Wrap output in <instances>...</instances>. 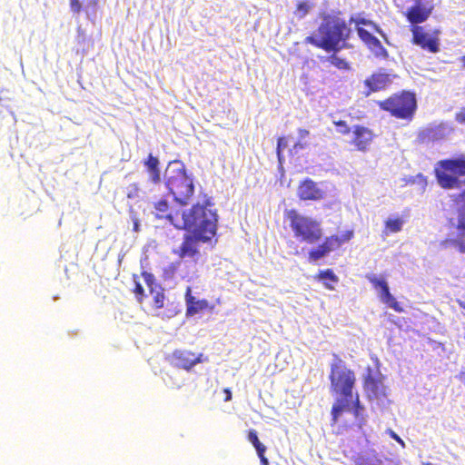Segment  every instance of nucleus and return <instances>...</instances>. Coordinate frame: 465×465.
Instances as JSON below:
<instances>
[{
  "instance_id": "bb28decb",
  "label": "nucleus",
  "mask_w": 465,
  "mask_h": 465,
  "mask_svg": "<svg viewBox=\"0 0 465 465\" xmlns=\"http://www.w3.org/2000/svg\"><path fill=\"white\" fill-rule=\"evenodd\" d=\"M404 221L401 217L390 218L385 222L384 232L388 233H396L402 229V225Z\"/></svg>"
},
{
  "instance_id": "c9c22d12",
  "label": "nucleus",
  "mask_w": 465,
  "mask_h": 465,
  "mask_svg": "<svg viewBox=\"0 0 465 465\" xmlns=\"http://www.w3.org/2000/svg\"><path fill=\"white\" fill-rule=\"evenodd\" d=\"M333 124L338 127V133L342 135H347L351 133V128L343 120L334 121Z\"/></svg>"
},
{
  "instance_id": "f8f14e48",
  "label": "nucleus",
  "mask_w": 465,
  "mask_h": 465,
  "mask_svg": "<svg viewBox=\"0 0 465 465\" xmlns=\"http://www.w3.org/2000/svg\"><path fill=\"white\" fill-rule=\"evenodd\" d=\"M367 278L374 289L380 290V298L382 302L388 304L397 312H402L404 311L403 307L390 292L388 283L384 279H379L374 275L367 276Z\"/></svg>"
},
{
  "instance_id": "e433bc0d",
  "label": "nucleus",
  "mask_w": 465,
  "mask_h": 465,
  "mask_svg": "<svg viewBox=\"0 0 465 465\" xmlns=\"http://www.w3.org/2000/svg\"><path fill=\"white\" fill-rule=\"evenodd\" d=\"M457 229L460 231V234L461 236H465V213L464 212L460 213Z\"/></svg>"
},
{
  "instance_id": "1a4fd4ad",
  "label": "nucleus",
  "mask_w": 465,
  "mask_h": 465,
  "mask_svg": "<svg viewBox=\"0 0 465 465\" xmlns=\"http://www.w3.org/2000/svg\"><path fill=\"white\" fill-rule=\"evenodd\" d=\"M395 77V74L383 72H375L371 74L363 81V84L367 88L364 92V96L368 97L373 93L387 89L391 84L392 80Z\"/></svg>"
},
{
  "instance_id": "9d476101",
  "label": "nucleus",
  "mask_w": 465,
  "mask_h": 465,
  "mask_svg": "<svg viewBox=\"0 0 465 465\" xmlns=\"http://www.w3.org/2000/svg\"><path fill=\"white\" fill-rule=\"evenodd\" d=\"M199 242H202V239L197 237L196 233L190 232L185 234L179 248L173 250V253L180 259L190 258L196 262L200 255L198 248Z\"/></svg>"
},
{
  "instance_id": "6e6552de",
  "label": "nucleus",
  "mask_w": 465,
  "mask_h": 465,
  "mask_svg": "<svg viewBox=\"0 0 465 465\" xmlns=\"http://www.w3.org/2000/svg\"><path fill=\"white\" fill-rule=\"evenodd\" d=\"M320 36H309L307 40L315 46L327 52L338 51L344 46L343 31H320Z\"/></svg>"
},
{
  "instance_id": "6ab92c4d",
  "label": "nucleus",
  "mask_w": 465,
  "mask_h": 465,
  "mask_svg": "<svg viewBox=\"0 0 465 465\" xmlns=\"http://www.w3.org/2000/svg\"><path fill=\"white\" fill-rule=\"evenodd\" d=\"M185 303H186V316H193L199 312H204V311H212L213 310L214 306L211 305L210 302L206 299H196L192 294V289L191 287H187L185 291Z\"/></svg>"
},
{
  "instance_id": "ea45409f",
  "label": "nucleus",
  "mask_w": 465,
  "mask_h": 465,
  "mask_svg": "<svg viewBox=\"0 0 465 465\" xmlns=\"http://www.w3.org/2000/svg\"><path fill=\"white\" fill-rule=\"evenodd\" d=\"M298 134H299L300 140H303L309 136L310 132L306 129H299Z\"/></svg>"
},
{
  "instance_id": "2f4dec72",
  "label": "nucleus",
  "mask_w": 465,
  "mask_h": 465,
  "mask_svg": "<svg viewBox=\"0 0 465 465\" xmlns=\"http://www.w3.org/2000/svg\"><path fill=\"white\" fill-rule=\"evenodd\" d=\"M287 146V139L285 137H279L277 140L276 154L280 164L282 163L284 157L282 150Z\"/></svg>"
},
{
  "instance_id": "9b49d317",
  "label": "nucleus",
  "mask_w": 465,
  "mask_h": 465,
  "mask_svg": "<svg viewBox=\"0 0 465 465\" xmlns=\"http://www.w3.org/2000/svg\"><path fill=\"white\" fill-rule=\"evenodd\" d=\"M297 196L301 201H321L325 197V193L316 182L311 178H305L300 182L297 187Z\"/></svg>"
},
{
  "instance_id": "473e14b6",
  "label": "nucleus",
  "mask_w": 465,
  "mask_h": 465,
  "mask_svg": "<svg viewBox=\"0 0 465 465\" xmlns=\"http://www.w3.org/2000/svg\"><path fill=\"white\" fill-rule=\"evenodd\" d=\"M134 288L133 292L136 297V300L139 302H142L143 301V298L145 297L144 290H143L142 284L137 280L136 275H134Z\"/></svg>"
},
{
  "instance_id": "37998d69",
  "label": "nucleus",
  "mask_w": 465,
  "mask_h": 465,
  "mask_svg": "<svg viewBox=\"0 0 465 465\" xmlns=\"http://www.w3.org/2000/svg\"><path fill=\"white\" fill-rule=\"evenodd\" d=\"M133 231L134 232H139L140 230V223H139V221L136 217H134L133 218Z\"/></svg>"
},
{
  "instance_id": "b1692460",
  "label": "nucleus",
  "mask_w": 465,
  "mask_h": 465,
  "mask_svg": "<svg viewBox=\"0 0 465 465\" xmlns=\"http://www.w3.org/2000/svg\"><path fill=\"white\" fill-rule=\"evenodd\" d=\"M153 207L155 210V216L158 219H165L175 227H178V225L175 223V220L173 214L168 213L169 203L166 200L162 199L157 201L154 203Z\"/></svg>"
},
{
  "instance_id": "4468645a",
  "label": "nucleus",
  "mask_w": 465,
  "mask_h": 465,
  "mask_svg": "<svg viewBox=\"0 0 465 465\" xmlns=\"http://www.w3.org/2000/svg\"><path fill=\"white\" fill-rule=\"evenodd\" d=\"M142 277L147 285L151 295L153 296V306L155 309H162L164 306L165 294L164 290L160 283L157 282L153 273L142 272Z\"/></svg>"
},
{
  "instance_id": "a878e982",
  "label": "nucleus",
  "mask_w": 465,
  "mask_h": 465,
  "mask_svg": "<svg viewBox=\"0 0 465 465\" xmlns=\"http://www.w3.org/2000/svg\"><path fill=\"white\" fill-rule=\"evenodd\" d=\"M320 29H346V24L337 15H326L323 16V23Z\"/></svg>"
},
{
  "instance_id": "4be33fe9",
  "label": "nucleus",
  "mask_w": 465,
  "mask_h": 465,
  "mask_svg": "<svg viewBox=\"0 0 465 465\" xmlns=\"http://www.w3.org/2000/svg\"><path fill=\"white\" fill-rule=\"evenodd\" d=\"M143 166L147 173L149 174V180L153 183L156 184L161 182V171H160V161L159 159L149 153L147 158L143 161Z\"/></svg>"
},
{
  "instance_id": "7c9ffc66",
  "label": "nucleus",
  "mask_w": 465,
  "mask_h": 465,
  "mask_svg": "<svg viewBox=\"0 0 465 465\" xmlns=\"http://www.w3.org/2000/svg\"><path fill=\"white\" fill-rule=\"evenodd\" d=\"M449 244L456 245L460 252L465 253L464 240L446 239L440 242V245L443 247H448Z\"/></svg>"
},
{
  "instance_id": "393cba45",
  "label": "nucleus",
  "mask_w": 465,
  "mask_h": 465,
  "mask_svg": "<svg viewBox=\"0 0 465 465\" xmlns=\"http://www.w3.org/2000/svg\"><path fill=\"white\" fill-rule=\"evenodd\" d=\"M314 278L318 281H322L324 287L330 291H333L335 289L333 284L339 282L338 276L331 269L320 271Z\"/></svg>"
},
{
  "instance_id": "09e8293b",
  "label": "nucleus",
  "mask_w": 465,
  "mask_h": 465,
  "mask_svg": "<svg viewBox=\"0 0 465 465\" xmlns=\"http://www.w3.org/2000/svg\"><path fill=\"white\" fill-rule=\"evenodd\" d=\"M460 306L463 309H465V302H460Z\"/></svg>"
},
{
  "instance_id": "49530a36",
  "label": "nucleus",
  "mask_w": 465,
  "mask_h": 465,
  "mask_svg": "<svg viewBox=\"0 0 465 465\" xmlns=\"http://www.w3.org/2000/svg\"><path fill=\"white\" fill-rule=\"evenodd\" d=\"M178 265H179V263H173L170 265V269L173 272Z\"/></svg>"
},
{
  "instance_id": "39448f33",
  "label": "nucleus",
  "mask_w": 465,
  "mask_h": 465,
  "mask_svg": "<svg viewBox=\"0 0 465 465\" xmlns=\"http://www.w3.org/2000/svg\"><path fill=\"white\" fill-rule=\"evenodd\" d=\"M434 174L442 189L460 188L461 183L459 177L465 176V155L438 161Z\"/></svg>"
},
{
  "instance_id": "5701e85b",
  "label": "nucleus",
  "mask_w": 465,
  "mask_h": 465,
  "mask_svg": "<svg viewBox=\"0 0 465 465\" xmlns=\"http://www.w3.org/2000/svg\"><path fill=\"white\" fill-rule=\"evenodd\" d=\"M351 460L355 465H382V462L378 459L375 450L357 453L351 457Z\"/></svg>"
},
{
  "instance_id": "58836bf2",
  "label": "nucleus",
  "mask_w": 465,
  "mask_h": 465,
  "mask_svg": "<svg viewBox=\"0 0 465 465\" xmlns=\"http://www.w3.org/2000/svg\"><path fill=\"white\" fill-rule=\"evenodd\" d=\"M387 433L391 436V438H392L393 440H395L397 442H399L401 446H404V441L401 439V437L396 434L392 430L389 429L387 430Z\"/></svg>"
},
{
  "instance_id": "c756f323",
  "label": "nucleus",
  "mask_w": 465,
  "mask_h": 465,
  "mask_svg": "<svg viewBox=\"0 0 465 465\" xmlns=\"http://www.w3.org/2000/svg\"><path fill=\"white\" fill-rule=\"evenodd\" d=\"M328 61L340 70H348L350 68L349 64L346 60L332 54L328 58Z\"/></svg>"
},
{
  "instance_id": "4c0bfd02",
  "label": "nucleus",
  "mask_w": 465,
  "mask_h": 465,
  "mask_svg": "<svg viewBox=\"0 0 465 465\" xmlns=\"http://www.w3.org/2000/svg\"><path fill=\"white\" fill-rule=\"evenodd\" d=\"M308 145H309L308 143L302 142V140H299L298 142H296L293 144L292 148L291 149V152L292 153L293 152L294 153H297L299 151L307 148Z\"/></svg>"
},
{
  "instance_id": "aec40b11",
  "label": "nucleus",
  "mask_w": 465,
  "mask_h": 465,
  "mask_svg": "<svg viewBox=\"0 0 465 465\" xmlns=\"http://www.w3.org/2000/svg\"><path fill=\"white\" fill-rule=\"evenodd\" d=\"M360 38L367 45V47L373 53L376 57L387 58L388 52L381 45L380 40L372 35L370 31H357Z\"/></svg>"
},
{
  "instance_id": "79ce46f5",
  "label": "nucleus",
  "mask_w": 465,
  "mask_h": 465,
  "mask_svg": "<svg viewBox=\"0 0 465 465\" xmlns=\"http://www.w3.org/2000/svg\"><path fill=\"white\" fill-rule=\"evenodd\" d=\"M264 453L265 452H257V454L260 458L261 463L263 465H268L269 461H268V459L265 457Z\"/></svg>"
},
{
  "instance_id": "a19ab883",
  "label": "nucleus",
  "mask_w": 465,
  "mask_h": 465,
  "mask_svg": "<svg viewBox=\"0 0 465 465\" xmlns=\"http://www.w3.org/2000/svg\"><path fill=\"white\" fill-rule=\"evenodd\" d=\"M414 5H427V6H432V1L433 0H414Z\"/></svg>"
},
{
  "instance_id": "de8ad7c7",
  "label": "nucleus",
  "mask_w": 465,
  "mask_h": 465,
  "mask_svg": "<svg viewBox=\"0 0 465 465\" xmlns=\"http://www.w3.org/2000/svg\"><path fill=\"white\" fill-rule=\"evenodd\" d=\"M462 64L465 67V55L461 57Z\"/></svg>"
},
{
  "instance_id": "a211bd4d",
  "label": "nucleus",
  "mask_w": 465,
  "mask_h": 465,
  "mask_svg": "<svg viewBox=\"0 0 465 465\" xmlns=\"http://www.w3.org/2000/svg\"><path fill=\"white\" fill-rule=\"evenodd\" d=\"M373 138L374 134L368 127L360 124L353 126V137L351 143L356 147L357 150L366 152L369 149Z\"/></svg>"
},
{
  "instance_id": "412c9836",
  "label": "nucleus",
  "mask_w": 465,
  "mask_h": 465,
  "mask_svg": "<svg viewBox=\"0 0 465 465\" xmlns=\"http://www.w3.org/2000/svg\"><path fill=\"white\" fill-rule=\"evenodd\" d=\"M431 10L432 6L413 5L407 11V18L411 24H420L428 19Z\"/></svg>"
},
{
  "instance_id": "f257e3e1",
  "label": "nucleus",
  "mask_w": 465,
  "mask_h": 465,
  "mask_svg": "<svg viewBox=\"0 0 465 465\" xmlns=\"http://www.w3.org/2000/svg\"><path fill=\"white\" fill-rule=\"evenodd\" d=\"M330 391L336 396L331 409V425H336L343 412L351 411L357 425L361 429L366 424L365 407L360 395L354 392L356 376L345 362L335 355L329 375Z\"/></svg>"
},
{
  "instance_id": "c85d7f7f",
  "label": "nucleus",
  "mask_w": 465,
  "mask_h": 465,
  "mask_svg": "<svg viewBox=\"0 0 465 465\" xmlns=\"http://www.w3.org/2000/svg\"><path fill=\"white\" fill-rule=\"evenodd\" d=\"M248 440L253 445L257 452L266 451V447L259 440L257 432L254 430L248 431Z\"/></svg>"
},
{
  "instance_id": "ddd939ff",
  "label": "nucleus",
  "mask_w": 465,
  "mask_h": 465,
  "mask_svg": "<svg viewBox=\"0 0 465 465\" xmlns=\"http://www.w3.org/2000/svg\"><path fill=\"white\" fill-rule=\"evenodd\" d=\"M172 362L178 368L190 371L197 363L203 362V354H195L188 350H175L171 355ZM206 359H204L205 361Z\"/></svg>"
},
{
  "instance_id": "f3484780",
  "label": "nucleus",
  "mask_w": 465,
  "mask_h": 465,
  "mask_svg": "<svg viewBox=\"0 0 465 465\" xmlns=\"http://www.w3.org/2000/svg\"><path fill=\"white\" fill-rule=\"evenodd\" d=\"M363 388L370 397L380 399L386 396V386L381 375H373L371 371L365 376Z\"/></svg>"
},
{
  "instance_id": "3c124183",
  "label": "nucleus",
  "mask_w": 465,
  "mask_h": 465,
  "mask_svg": "<svg viewBox=\"0 0 465 465\" xmlns=\"http://www.w3.org/2000/svg\"><path fill=\"white\" fill-rule=\"evenodd\" d=\"M426 465H433V464H431V463L428 462V463H426Z\"/></svg>"
},
{
  "instance_id": "a18cd8bd",
  "label": "nucleus",
  "mask_w": 465,
  "mask_h": 465,
  "mask_svg": "<svg viewBox=\"0 0 465 465\" xmlns=\"http://www.w3.org/2000/svg\"><path fill=\"white\" fill-rule=\"evenodd\" d=\"M457 120L460 123H465V113L458 114Z\"/></svg>"
},
{
  "instance_id": "72a5a7b5",
  "label": "nucleus",
  "mask_w": 465,
  "mask_h": 465,
  "mask_svg": "<svg viewBox=\"0 0 465 465\" xmlns=\"http://www.w3.org/2000/svg\"><path fill=\"white\" fill-rule=\"evenodd\" d=\"M139 193H140V187L137 183H130L126 187V197L128 199L137 198L139 196Z\"/></svg>"
},
{
  "instance_id": "8fccbe9b",
  "label": "nucleus",
  "mask_w": 465,
  "mask_h": 465,
  "mask_svg": "<svg viewBox=\"0 0 465 465\" xmlns=\"http://www.w3.org/2000/svg\"><path fill=\"white\" fill-rule=\"evenodd\" d=\"M413 29L420 30V29H422V27L416 25V26H414V28H413Z\"/></svg>"
},
{
  "instance_id": "dca6fc26",
  "label": "nucleus",
  "mask_w": 465,
  "mask_h": 465,
  "mask_svg": "<svg viewBox=\"0 0 465 465\" xmlns=\"http://www.w3.org/2000/svg\"><path fill=\"white\" fill-rule=\"evenodd\" d=\"M438 32L439 31H434V34H429L426 31H412V41L423 50L430 53H437L440 50L439 38L437 36Z\"/></svg>"
},
{
  "instance_id": "0eeeda50",
  "label": "nucleus",
  "mask_w": 465,
  "mask_h": 465,
  "mask_svg": "<svg viewBox=\"0 0 465 465\" xmlns=\"http://www.w3.org/2000/svg\"><path fill=\"white\" fill-rule=\"evenodd\" d=\"M353 236L354 232L348 230L341 235L333 234L326 237L322 243L309 251L308 261L310 262H316L327 256L331 252L339 249L343 243L351 241Z\"/></svg>"
},
{
  "instance_id": "423d86ee",
  "label": "nucleus",
  "mask_w": 465,
  "mask_h": 465,
  "mask_svg": "<svg viewBox=\"0 0 465 465\" xmlns=\"http://www.w3.org/2000/svg\"><path fill=\"white\" fill-rule=\"evenodd\" d=\"M166 186L174 201L181 205H187L194 193L193 178L187 174L183 166L170 168Z\"/></svg>"
},
{
  "instance_id": "2eb2a0df",
  "label": "nucleus",
  "mask_w": 465,
  "mask_h": 465,
  "mask_svg": "<svg viewBox=\"0 0 465 465\" xmlns=\"http://www.w3.org/2000/svg\"><path fill=\"white\" fill-rule=\"evenodd\" d=\"M70 10L79 15L84 12L88 19L94 21L99 9V0H69Z\"/></svg>"
},
{
  "instance_id": "20e7f679",
  "label": "nucleus",
  "mask_w": 465,
  "mask_h": 465,
  "mask_svg": "<svg viewBox=\"0 0 465 465\" xmlns=\"http://www.w3.org/2000/svg\"><path fill=\"white\" fill-rule=\"evenodd\" d=\"M284 218L289 222L293 236L298 241L312 244L322 238V228L316 219L303 215L296 209L285 210Z\"/></svg>"
},
{
  "instance_id": "c03bdc74",
  "label": "nucleus",
  "mask_w": 465,
  "mask_h": 465,
  "mask_svg": "<svg viewBox=\"0 0 465 465\" xmlns=\"http://www.w3.org/2000/svg\"><path fill=\"white\" fill-rule=\"evenodd\" d=\"M223 393L225 394L224 401H230L232 400V392L229 388H225L223 390Z\"/></svg>"
},
{
  "instance_id": "f704fd0d",
  "label": "nucleus",
  "mask_w": 465,
  "mask_h": 465,
  "mask_svg": "<svg viewBox=\"0 0 465 465\" xmlns=\"http://www.w3.org/2000/svg\"><path fill=\"white\" fill-rule=\"evenodd\" d=\"M351 21L355 24L357 29H361L360 25H365L369 26L374 29H379L371 21L362 18V17H357V18H351Z\"/></svg>"
},
{
  "instance_id": "7ed1b4c3",
  "label": "nucleus",
  "mask_w": 465,
  "mask_h": 465,
  "mask_svg": "<svg viewBox=\"0 0 465 465\" xmlns=\"http://www.w3.org/2000/svg\"><path fill=\"white\" fill-rule=\"evenodd\" d=\"M378 107L391 117L410 124L415 118L418 110L416 94L410 90H401L377 102Z\"/></svg>"
},
{
  "instance_id": "f03ea898",
  "label": "nucleus",
  "mask_w": 465,
  "mask_h": 465,
  "mask_svg": "<svg viewBox=\"0 0 465 465\" xmlns=\"http://www.w3.org/2000/svg\"><path fill=\"white\" fill-rule=\"evenodd\" d=\"M218 214L210 197L204 196L202 203H196L183 213V228L196 233L202 242H210L217 231Z\"/></svg>"
},
{
  "instance_id": "cd10ccee",
  "label": "nucleus",
  "mask_w": 465,
  "mask_h": 465,
  "mask_svg": "<svg viewBox=\"0 0 465 465\" xmlns=\"http://www.w3.org/2000/svg\"><path fill=\"white\" fill-rule=\"evenodd\" d=\"M312 4L308 1L298 2L294 10V15L298 18L306 16L312 8Z\"/></svg>"
}]
</instances>
